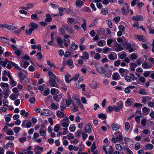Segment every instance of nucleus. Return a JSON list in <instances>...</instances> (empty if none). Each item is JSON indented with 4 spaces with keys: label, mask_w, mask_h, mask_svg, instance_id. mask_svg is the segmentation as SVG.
I'll return each instance as SVG.
<instances>
[{
    "label": "nucleus",
    "mask_w": 154,
    "mask_h": 154,
    "mask_svg": "<svg viewBox=\"0 0 154 154\" xmlns=\"http://www.w3.org/2000/svg\"><path fill=\"white\" fill-rule=\"evenodd\" d=\"M69 121L68 117H66L65 118L61 120L60 123L62 126L64 128H67L69 124Z\"/></svg>",
    "instance_id": "f257e3e1"
},
{
    "label": "nucleus",
    "mask_w": 154,
    "mask_h": 154,
    "mask_svg": "<svg viewBox=\"0 0 154 154\" xmlns=\"http://www.w3.org/2000/svg\"><path fill=\"white\" fill-rule=\"evenodd\" d=\"M117 106H114V111L116 112H119L121 110L123 106V103L122 101H120L116 103Z\"/></svg>",
    "instance_id": "f03ea898"
},
{
    "label": "nucleus",
    "mask_w": 154,
    "mask_h": 154,
    "mask_svg": "<svg viewBox=\"0 0 154 154\" xmlns=\"http://www.w3.org/2000/svg\"><path fill=\"white\" fill-rule=\"evenodd\" d=\"M110 47L114 48V50L118 52L123 50V48L121 45L118 44L116 41L115 40L114 42V45L113 46H109Z\"/></svg>",
    "instance_id": "7ed1b4c3"
},
{
    "label": "nucleus",
    "mask_w": 154,
    "mask_h": 154,
    "mask_svg": "<svg viewBox=\"0 0 154 154\" xmlns=\"http://www.w3.org/2000/svg\"><path fill=\"white\" fill-rule=\"evenodd\" d=\"M35 154H41L43 150V148L42 147L40 146H36L35 148Z\"/></svg>",
    "instance_id": "20e7f679"
},
{
    "label": "nucleus",
    "mask_w": 154,
    "mask_h": 154,
    "mask_svg": "<svg viewBox=\"0 0 154 154\" xmlns=\"http://www.w3.org/2000/svg\"><path fill=\"white\" fill-rule=\"evenodd\" d=\"M124 4L126 6V9L125 10L124 7H122L121 9L122 13L123 15H127L128 13L129 7L127 3H125Z\"/></svg>",
    "instance_id": "39448f33"
},
{
    "label": "nucleus",
    "mask_w": 154,
    "mask_h": 154,
    "mask_svg": "<svg viewBox=\"0 0 154 154\" xmlns=\"http://www.w3.org/2000/svg\"><path fill=\"white\" fill-rule=\"evenodd\" d=\"M63 26L67 32L70 34H73L74 31L71 27H69L67 25H63Z\"/></svg>",
    "instance_id": "423d86ee"
},
{
    "label": "nucleus",
    "mask_w": 154,
    "mask_h": 154,
    "mask_svg": "<svg viewBox=\"0 0 154 154\" xmlns=\"http://www.w3.org/2000/svg\"><path fill=\"white\" fill-rule=\"evenodd\" d=\"M49 82L50 85L51 87L58 88V86L57 84L55 79H49Z\"/></svg>",
    "instance_id": "0eeeda50"
},
{
    "label": "nucleus",
    "mask_w": 154,
    "mask_h": 154,
    "mask_svg": "<svg viewBox=\"0 0 154 154\" xmlns=\"http://www.w3.org/2000/svg\"><path fill=\"white\" fill-rule=\"evenodd\" d=\"M143 17L141 15H136L133 17L132 19L136 21H140L143 20Z\"/></svg>",
    "instance_id": "6e6552de"
},
{
    "label": "nucleus",
    "mask_w": 154,
    "mask_h": 154,
    "mask_svg": "<svg viewBox=\"0 0 154 154\" xmlns=\"http://www.w3.org/2000/svg\"><path fill=\"white\" fill-rule=\"evenodd\" d=\"M29 27L30 28L33 29V31L35 29H37L38 27V25L33 22L30 23L29 25Z\"/></svg>",
    "instance_id": "1a4fd4ad"
},
{
    "label": "nucleus",
    "mask_w": 154,
    "mask_h": 154,
    "mask_svg": "<svg viewBox=\"0 0 154 154\" xmlns=\"http://www.w3.org/2000/svg\"><path fill=\"white\" fill-rule=\"evenodd\" d=\"M91 124L89 123L87 124L85 127V131L88 133H90L91 131Z\"/></svg>",
    "instance_id": "9d476101"
},
{
    "label": "nucleus",
    "mask_w": 154,
    "mask_h": 154,
    "mask_svg": "<svg viewBox=\"0 0 154 154\" xmlns=\"http://www.w3.org/2000/svg\"><path fill=\"white\" fill-rule=\"evenodd\" d=\"M5 28L9 30H14L16 29L17 28V26L8 25L7 24H5Z\"/></svg>",
    "instance_id": "9b49d317"
},
{
    "label": "nucleus",
    "mask_w": 154,
    "mask_h": 154,
    "mask_svg": "<svg viewBox=\"0 0 154 154\" xmlns=\"http://www.w3.org/2000/svg\"><path fill=\"white\" fill-rule=\"evenodd\" d=\"M19 95V93H12L10 95L9 98L12 100H14L17 98Z\"/></svg>",
    "instance_id": "f8f14e48"
},
{
    "label": "nucleus",
    "mask_w": 154,
    "mask_h": 154,
    "mask_svg": "<svg viewBox=\"0 0 154 154\" xmlns=\"http://www.w3.org/2000/svg\"><path fill=\"white\" fill-rule=\"evenodd\" d=\"M112 78L114 80H118L120 79V76L118 72H115L113 73Z\"/></svg>",
    "instance_id": "ddd939ff"
},
{
    "label": "nucleus",
    "mask_w": 154,
    "mask_h": 154,
    "mask_svg": "<svg viewBox=\"0 0 154 154\" xmlns=\"http://www.w3.org/2000/svg\"><path fill=\"white\" fill-rule=\"evenodd\" d=\"M48 75L49 76V79H55L56 77V75L51 70L48 71Z\"/></svg>",
    "instance_id": "4468645a"
},
{
    "label": "nucleus",
    "mask_w": 154,
    "mask_h": 154,
    "mask_svg": "<svg viewBox=\"0 0 154 154\" xmlns=\"http://www.w3.org/2000/svg\"><path fill=\"white\" fill-rule=\"evenodd\" d=\"M56 115L57 117L61 118H63L65 116L64 113L63 112L59 110L57 111Z\"/></svg>",
    "instance_id": "2eb2a0df"
},
{
    "label": "nucleus",
    "mask_w": 154,
    "mask_h": 154,
    "mask_svg": "<svg viewBox=\"0 0 154 154\" xmlns=\"http://www.w3.org/2000/svg\"><path fill=\"white\" fill-rule=\"evenodd\" d=\"M134 36L136 38L139 39L140 41H142L143 42H145V40L143 38V36L142 35H134Z\"/></svg>",
    "instance_id": "dca6fc26"
},
{
    "label": "nucleus",
    "mask_w": 154,
    "mask_h": 154,
    "mask_svg": "<svg viewBox=\"0 0 154 154\" xmlns=\"http://www.w3.org/2000/svg\"><path fill=\"white\" fill-rule=\"evenodd\" d=\"M41 114L42 115L46 116H48L49 115L48 111L46 109H42L41 111Z\"/></svg>",
    "instance_id": "f3484780"
},
{
    "label": "nucleus",
    "mask_w": 154,
    "mask_h": 154,
    "mask_svg": "<svg viewBox=\"0 0 154 154\" xmlns=\"http://www.w3.org/2000/svg\"><path fill=\"white\" fill-rule=\"evenodd\" d=\"M152 98L148 96H146L145 97H143L142 99V103H146V102L148 100H151Z\"/></svg>",
    "instance_id": "a211bd4d"
},
{
    "label": "nucleus",
    "mask_w": 154,
    "mask_h": 154,
    "mask_svg": "<svg viewBox=\"0 0 154 154\" xmlns=\"http://www.w3.org/2000/svg\"><path fill=\"white\" fill-rule=\"evenodd\" d=\"M130 67L131 71H134L135 70V68L137 66V64L134 63H130Z\"/></svg>",
    "instance_id": "6ab92c4d"
},
{
    "label": "nucleus",
    "mask_w": 154,
    "mask_h": 154,
    "mask_svg": "<svg viewBox=\"0 0 154 154\" xmlns=\"http://www.w3.org/2000/svg\"><path fill=\"white\" fill-rule=\"evenodd\" d=\"M52 20L51 17L49 14H46V18L45 20V22H51Z\"/></svg>",
    "instance_id": "aec40b11"
},
{
    "label": "nucleus",
    "mask_w": 154,
    "mask_h": 154,
    "mask_svg": "<svg viewBox=\"0 0 154 154\" xmlns=\"http://www.w3.org/2000/svg\"><path fill=\"white\" fill-rule=\"evenodd\" d=\"M82 54L85 60H88L89 58V54L86 51L83 52Z\"/></svg>",
    "instance_id": "412c9836"
},
{
    "label": "nucleus",
    "mask_w": 154,
    "mask_h": 154,
    "mask_svg": "<svg viewBox=\"0 0 154 154\" xmlns=\"http://www.w3.org/2000/svg\"><path fill=\"white\" fill-rule=\"evenodd\" d=\"M33 31V29H30V28L29 29V30L26 29L25 31V34L26 35L30 36L31 34Z\"/></svg>",
    "instance_id": "4be33fe9"
},
{
    "label": "nucleus",
    "mask_w": 154,
    "mask_h": 154,
    "mask_svg": "<svg viewBox=\"0 0 154 154\" xmlns=\"http://www.w3.org/2000/svg\"><path fill=\"white\" fill-rule=\"evenodd\" d=\"M105 32L104 29L103 28H101L97 31V33L99 35H102Z\"/></svg>",
    "instance_id": "5701e85b"
},
{
    "label": "nucleus",
    "mask_w": 154,
    "mask_h": 154,
    "mask_svg": "<svg viewBox=\"0 0 154 154\" xmlns=\"http://www.w3.org/2000/svg\"><path fill=\"white\" fill-rule=\"evenodd\" d=\"M40 134L42 136L45 137L46 136V134L42 128H40L39 130Z\"/></svg>",
    "instance_id": "b1692460"
},
{
    "label": "nucleus",
    "mask_w": 154,
    "mask_h": 154,
    "mask_svg": "<svg viewBox=\"0 0 154 154\" xmlns=\"http://www.w3.org/2000/svg\"><path fill=\"white\" fill-rule=\"evenodd\" d=\"M27 10L32 8L34 7V4L32 3H29L26 5Z\"/></svg>",
    "instance_id": "393cba45"
},
{
    "label": "nucleus",
    "mask_w": 154,
    "mask_h": 154,
    "mask_svg": "<svg viewBox=\"0 0 154 154\" xmlns=\"http://www.w3.org/2000/svg\"><path fill=\"white\" fill-rule=\"evenodd\" d=\"M57 93V94L59 93V91L57 89L55 88H52L51 90V94L53 95L55 93Z\"/></svg>",
    "instance_id": "a878e982"
},
{
    "label": "nucleus",
    "mask_w": 154,
    "mask_h": 154,
    "mask_svg": "<svg viewBox=\"0 0 154 154\" xmlns=\"http://www.w3.org/2000/svg\"><path fill=\"white\" fill-rule=\"evenodd\" d=\"M119 128V125L118 124H112V129L116 131Z\"/></svg>",
    "instance_id": "bb28decb"
},
{
    "label": "nucleus",
    "mask_w": 154,
    "mask_h": 154,
    "mask_svg": "<svg viewBox=\"0 0 154 154\" xmlns=\"http://www.w3.org/2000/svg\"><path fill=\"white\" fill-rule=\"evenodd\" d=\"M75 4L77 6L80 7L81 5H83L84 3L82 1H81L80 0H77L76 1Z\"/></svg>",
    "instance_id": "cd10ccee"
},
{
    "label": "nucleus",
    "mask_w": 154,
    "mask_h": 154,
    "mask_svg": "<svg viewBox=\"0 0 154 154\" xmlns=\"http://www.w3.org/2000/svg\"><path fill=\"white\" fill-rule=\"evenodd\" d=\"M82 20L84 22L83 24L81 25V27L83 28L84 31L86 30V21L85 19H83Z\"/></svg>",
    "instance_id": "c85d7f7f"
},
{
    "label": "nucleus",
    "mask_w": 154,
    "mask_h": 154,
    "mask_svg": "<svg viewBox=\"0 0 154 154\" xmlns=\"http://www.w3.org/2000/svg\"><path fill=\"white\" fill-rule=\"evenodd\" d=\"M27 80L26 77L25 76H24L23 77L20 78L19 79L20 82L22 83H23L24 82H26ZM27 80H28V79H27Z\"/></svg>",
    "instance_id": "c756f323"
},
{
    "label": "nucleus",
    "mask_w": 154,
    "mask_h": 154,
    "mask_svg": "<svg viewBox=\"0 0 154 154\" xmlns=\"http://www.w3.org/2000/svg\"><path fill=\"white\" fill-rule=\"evenodd\" d=\"M79 48L81 51H83L86 50V47L84 45L81 44L79 45Z\"/></svg>",
    "instance_id": "7c9ffc66"
},
{
    "label": "nucleus",
    "mask_w": 154,
    "mask_h": 154,
    "mask_svg": "<svg viewBox=\"0 0 154 154\" xmlns=\"http://www.w3.org/2000/svg\"><path fill=\"white\" fill-rule=\"evenodd\" d=\"M116 149L119 151H122L123 150V148L119 144H117L116 145Z\"/></svg>",
    "instance_id": "2f4dec72"
},
{
    "label": "nucleus",
    "mask_w": 154,
    "mask_h": 154,
    "mask_svg": "<svg viewBox=\"0 0 154 154\" xmlns=\"http://www.w3.org/2000/svg\"><path fill=\"white\" fill-rule=\"evenodd\" d=\"M31 18L35 20H38L39 19V18L37 16V15L36 14H33L31 15Z\"/></svg>",
    "instance_id": "473e14b6"
},
{
    "label": "nucleus",
    "mask_w": 154,
    "mask_h": 154,
    "mask_svg": "<svg viewBox=\"0 0 154 154\" xmlns=\"http://www.w3.org/2000/svg\"><path fill=\"white\" fill-rule=\"evenodd\" d=\"M69 129L71 132H73L75 129V125L74 124L71 125L70 126Z\"/></svg>",
    "instance_id": "72a5a7b5"
},
{
    "label": "nucleus",
    "mask_w": 154,
    "mask_h": 154,
    "mask_svg": "<svg viewBox=\"0 0 154 154\" xmlns=\"http://www.w3.org/2000/svg\"><path fill=\"white\" fill-rule=\"evenodd\" d=\"M11 64L12 65L15 67L17 70L20 71L21 70V68H20L17 64L13 62H11Z\"/></svg>",
    "instance_id": "f704fd0d"
},
{
    "label": "nucleus",
    "mask_w": 154,
    "mask_h": 154,
    "mask_svg": "<svg viewBox=\"0 0 154 154\" xmlns=\"http://www.w3.org/2000/svg\"><path fill=\"white\" fill-rule=\"evenodd\" d=\"M71 48L74 50H76L78 47V45L74 43H73L71 44Z\"/></svg>",
    "instance_id": "c9c22d12"
},
{
    "label": "nucleus",
    "mask_w": 154,
    "mask_h": 154,
    "mask_svg": "<svg viewBox=\"0 0 154 154\" xmlns=\"http://www.w3.org/2000/svg\"><path fill=\"white\" fill-rule=\"evenodd\" d=\"M74 20V19L73 18H68L67 21V23L69 25H71L73 23Z\"/></svg>",
    "instance_id": "e433bc0d"
},
{
    "label": "nucleus",
    "mask_w": 154,
    "mask_h": 154,
    "mask_svg": "<svg viewBox=\"0 0 154 154\" xmlns=\"http://www.w3.org/2000/svg\"><path fill=\"white\" fill-rule=\"evenodd\" d=\"M58 10L59 11V14L62 16L63 15V12L64 11V8L58 7Z\"/></svg>",
    "instance_id": "4c0bfd02"
},
{
    "label": "nucleus",
    "mask_w": 154,
    "mask_h": 154,
    "mask_svg": "<svg viewBox=\"0 0 154 154\" xmlns=\"http://www.w3.org/2000/svg\"><path fill=\"white\" fill-rule=\"evenodd\" d=\"M8 90H6L3 91L4 93V98L5 99L7 98L9 96V94L8 93Z\"/></svg>",
    "instance_id": "58836bf2"
},
{
    "label": "nucleus",
    "mask_w": 154,
    "mask_h": 154,
    "mask_svg": "<svg viewBox=\"0 0 154 154\" xmlns=\"http://www.w3.org/2000/svg\"><path fill=\"white\" fill-rule=\"evenodd\" d=\"M1 39V40H2V42L7 43H8L10 42V40L9 39L6 38L5 37H3Z\"/></svg>",
    "instance_id": "ea45409f"
},
{
    "label": "nucleus",
    "mask_w": 154,
    "mask_h": 154,
    "mask_svg": "<svg viewBox=\"0 0 154 154\" xmlns=\"http://www.w3.org/2000/svg\"><path fill=\"white\" fill-rule=\"evenodd\" d=\"M101 12L103 14L106 15L108 13V10L107 8H103Z\"/></svg>",
    "instance_id": "a19ab883"
},
{
    "label": "nucleus",
    "mask_w": 154,
    "mask_h": 154,
    "mask_svg": "<svg viewBox=\"0 0 154 154\" xmlns=\"http://www.w3.org/2000/svg\"><path fill=\"white\" fill-rule=\"evenodd\" d=\"M14 146V144L12 143L8 142L6 145V148L7 149L9 147L13 146Z\"/></svg>",
    "instance_id": "79ce46f5"
},
{
    "label": "nucleus",
    "mask_w": 154,
    "mask_h": 154,
    "mask_svg": "<svg viewBox=\"0 0 154 154\" xmlns=\"http://www.w3.org/2000/svg\"><path fill=\"white\" fill-rule=\"evenodd\" d=\"M19 140L20 143H23L24 142L26 141V137H23L20 138L19 139Z\"/></svg>",
    "instance_id": "37998d69"
},
{
    "label": "nucleus",
    "mask_w": 154,
    "mask_h": 154,
    "mask_svg": "<svg viewBox=\"0 0 154 154\" xmlns=\"http://www.w3.org/2000/svg\"><path fill=\"white\" fill-rule=\"evenodd\" d=\"M125 127L126 131H128L130 128V125L128 122H126L125 124Z\"/></svg>",
    "instance_id": "c03bdc74"
},
{
    "label": "nucleus",
    "mask_w": 154,
    "mask_h": 154,
    "mask_svg": "<svg viewBox=\"0 0 154 154\" xmlns=\"http://www.w3.org/2000/svg\"><path fill=\"white\" fill-rule=\"evenodd\" d=\"M67 128H63L62 129L63 130V131L61 134H62L64 135L66 134L67 133L68 130Z\"/></svg>",
    "instance_id": "a18cd8bd"
},
{
    "label": "nucleus",
    "mask_w": 154,
    "mask_h": 154,
    "mask_svg": "<svg viewBox=\"0 0 154 154\" xmlns=\"http://www.w3.org/2000/svg\"><path fill=\"white\" fill-rule=\"evenodd\" d=\"M21 129V128L19 127H16L14 128V130L16 133H18Z\"/></svg>",
    "instance_id": "49530a36"
},
{
    "label": "nucleus",
    "mask_w": 154,
    "mask_h": 154,
    "mask_svg": "<svg viewBox=\"0 0 154 154\" xmlns=\"http://www.w3.org/2000/svg\"><path fill=\"white\" fill-rule=\"evenodd\" d=\"M101 57L100 55L98 53L95 54L94 58L95 60H99L100 59Z\"/></svg>",
    "instance_id": "de8ad7c7"
},
{
    "label": "nucleus",
    "mask_w": 154,
    "mask_h": 154,
    "mask_svg": "<svg viewBox=\"0 0 154 154\" xmlns=\"http://www.w3.org/2000/svg\"><path fill=\"white\" fill-rule=\"evenodd\" d=\"M137 57L136 54L133 53L131 54L130 58L131 60H133L136 59Z\"/></svg>",
    "instance_id": "09e8293b"
},
{
    "label": "nucleus",
    "mask_w": 154,
    "mask_h": 154,
    "mask_svg": "<svg viewBox=\"0 0 154 154\" xmlns=\"http://www.w3.org/2000/svg\"><path fill=\"white\" fill-rule=\"evenodd\" d=\"M98 117L100 119H106V115L103 113H100L98 115Z\"/></svg>",
    "instance_id": "8fccbe9b"
},
{
    "label": "nucleus",
    "mask_w": 154,
    "mask_h": 154,
    "mask_svg": "<svg viewBox=\"0 0 154 154\" xmlns=\"http://www.w3.org/2000/svg\"><path fill=\"white\" fill-rule=\"evenodd\" d=\"M140 143L139 142L137 143L135 145V149L136 150H138L140 149Z\"/></svg>",
    "instance_id": "3c124183"
},
{
    "label": "nucleus",
    "mask_w": 154,
    "mask_h": 154,
    "mask_svg": "<svg viewBox=\"0 0 154 154\" xmlns=\"http://www.w3.org/2000/svg\"><path fill=\"white\" fill-rule=\"evenodd\" d=\"M141 117L138 115L137 116L135 117L136 121L138 124H139L140 122V119Z\"/></svg>",
    "instance_id": "603ef678"
},
{
    "label": "nucleus",
    "mask_w": 154,
    "mask_h": 154,
    "mask_svg": "<svg viewBox=\"0 0 154 154\" xmlns=\"http://www.w3.org/2000/svg\"><path fill=\"white\" fill-rule=\"evenodd\" d=\"M114 149L111 146H109L108 150V153L109 154H113Z\"/></svg>",
    "instance_id": "864d4df0"
},
{
    "label": "nucleus",
    "mask_w": 154,
    "mask_h": 154,
    "mask_svg": "<svg viewBox=\"0 0 154 154\" xmlns=\"http://www.w3.org/2000/svg\"><path fill=\"white\" fill-rule=\"evenodd\" d=\"M146 147L148 149L150 150L153 149V146L150 143H148L146 145Z\"/></svg>",
    "instance_id": "5fc2aeb1"
},
{
    "label": "nucleus",
    "mask_w": 154,
    "mask_h": 154,
    "mask_svg": "<svg viewBox=\"0 0 154 154\" xmlns=\"http://www.w3.org/2000/svg\"><path fill=\"white\" fill-rule=\"evenodd\" d=\"M57 42L59 44H62L63 42L62 39L59 37H57L56 39Z\"/></svg>",
    "instance_id": "6e6d98bb"
},
{
    "label": "nucleus",
    "mask_w": 154,
    "mask_h": 154,
    "mask_svg": "<svg viewBox=\"0 0 154 154\" xmlns=\"http://www.w3.org/2000/svg\"><path fill=\"white\" fill-rule=\"evenodd\" d=\"M36 56H37V58L39 60L41 59L42 57V55L41 54V52L38 53Z\"/></svg>",
    "instance_id": "4d7b16f0"
},
{
    "label": "nucleus",
    "mask_w": 154,
    "mask_h": 154,
    "mask_svg": "<svg viewBox=\"0 0 154 154\" xmlns=\"http://www.w3.org/2000/svg\"><path fill=\"white\" fill-rule=\"evenodd\" d=\"M70 77V75L69 74H67V75H66L65 76V80L66 82L67 83H69L70 80H69L68 79L69 77Z\"/></svg>",
    "instance_id": "13d9d810"
},
{
    "label": "nucleus",
    "mask_w": 154,
    "mask_h": 154,
    "mask_svg": "<svg viewBox=\"0 0 154 154\" xmlns=\"http://www.w3.org/2000/svg\"><path fill=\"white\" fill-rule=\"evenodd\" d=\"M58 30L61 35H63L65 34V31L64 29L63 28H60Z\"/></svg>",
    "instance_id": "bf43d9fd"
},
{
    "label": "nucleus",
    "mask_w": 154,
    "mask_h": 154,
    "mask_svg": "<svg viewBox=\"0 0 154 154\" xmlns=\"http://www.w3.org/2000/svg\"><path fill=\"white\" fill-rule=\"evenodd\" d=\"M82 11L83 12H90L91 11V10L90 9V8L88 7H85L84 8L83 10Z\"/></svg>",
    "instance_id": "052dcab7"
},
{
    "label": "nucleus",
    "mask_w": 154,
    "mask_h": 154,
    "mask_svg": "<svg viewBox=\"0 0 154 154\" xmlns=\"http://www.w3.org/2000/svg\"><path fill=\"white\" fill-rule=\"evenodd\" d=\"M91 87L94 89H96L97 88V84L96 82H93L91 85Z\"/></svg>",
    "instance_id": "680f3d73"
},
{
    "label": "nucleus",
    "mask_w": 154,
    "mask_h": 154,
    "mask_svg": "<svg viewBox=\"0 0 154 154\" xmlns=\"http://www.w3.org/2000/svg\"><path fill=\"white\" fill-rule=\"evenodd\" d=\"M124 78L128 82H130L131 81V78L130 75H126Z\"/></svg>",
    "instance_id": "e2e57ef3"
},
{
    "label": "nucleus",
    "mask_w": 154,
    "mask_h": 154,
    "mask_svg": "<svg viewBox=\"0 0 154 154\" xmlns=\"http://www.w3.org/2000/svg\"><path fill=\"white\" fill-rule=\"evenodd\" d=\"M23 151L24 152L25 154H33V152L30 150L25 151V149H24Z\"/></svg>",
    "instance_id": "0e129e2a"
},
{
    "label": "nucleus",
    "mask_w": 154,
    "mask_h": 154,
    "mask_svg": "<svg viewBox=\"0 0 154 154\" xmlns=\"http://www.w3.org/2000/svg\"><path fill=\"white\" fill-rule=\"evenodd\" d=\"M67 136L68 137V139L69 140L73 139L74 137V135L70 133L67 135Z\"/></svg>",
    "instance_id": "69168bd1"
},
{
    "label": "nucleus",
    "mask_w": 154,
    "mask_h": 154,
    "mask_svg": "<svg viewBox=\"0 0 154 154\" xmlns=\"http://www.w3.org/2000/svg\"><path fill=\"white\" fill-rule=\"evenodd\" d=\"M147 120L145 119H144L141 120V123L142 125L143 126H145L146 124Z\"/></svg>",
    "instance_id": "338daca9"
},
{
    "label": "nucleus",
    "mask_w": 154,
    "mask_h": 154,
    "mask_svg": "<svg viewBox=\"0 0 154 154\" xmlns=\"http://www.w3.org/2000/svg\"><path fill=\"white\" fill-rule=\"evenodd\" d=\"M109 48L107 47H104L103 49V53H105V54H107V53H106V52L109 51Z\"/></svg>",
    "instance_id": "774afa93"
}]
</instances>
